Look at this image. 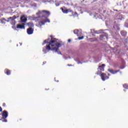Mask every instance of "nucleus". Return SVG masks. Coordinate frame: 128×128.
<instances>
[{"mask_svg": "<svg viewBox=\"0 0 128 128\" xmlns=\"http://www.w3.org/2000/svg\"><path fill=\"white\" fill-rule=\"evenodd\" d=\"M57 82H58V80H57Z\"/></svg>", "mask_w": 128, "mask_h": 128, "instance_id": "79ce46f5", "label": "nucleus"}, {"mask_svg": "<svg viewBox=\"0 0 128 128\" xmlns=\"http://www.w3.org/2000/svg\"><path fill=\"white\" fill-rule=\"evenodd\" d=\"M46 62H43V64H46Z\"/></svg>", "mask_w": 128, "mask_h": 128, "instance_id": "58836bf2", "label": "nucleus"}, {"mask_svg": "<svg viewBox=\"0 0 128 128\" xmlns=\"http://www.w3.org/2000/svg\"><path fill=\"white\" fill-rule=\"evenodd\" d=\"M69 66H72V65H68Z\"/></svg>", "mask_w": 128, "mask_h": 128, "instance_id": "ea45409f", "label": "nucleus"}, {"mask_svg": "<svg viewBox=\"0 0 128 128\" xmlns=\"http://www.w3.org/2000/svg\"><path fill=\"white\" fill-rule=\"evenodd\" d=\"M108 72H110V74H114L118 72H120V70L115 71L113 70H110V69H108Z\"/></svg>", "mask_w": 128, "mask_h": 128, "instance_id": "9d476101", "label": "nucleus"}, {"mask_svg": "<svg viewBox=\"0 0 128 128\" xmlns=\"http://www.w3.org/2000/svg\"><path fill=\"white\" fill-rule=\"evenodd\" d=\"M121 34L122 36H126V32L124 30L121 31Z\"/></svg>", "mask_w": 128, "mask_h": 128, "instance_id": "6ab92c4d", "label": "nucleus"}, {"mask_svg": "<svg viewBox=\"0 0 128 128\" xmlns=\"http://www.w3.org/2000/svg\"><path fill=\"white\" fill-rule=\"evenodd\" d=\"M78 40H84V36H82L81 37H78Z\"/></svg>", "mask_w": 128, "mask_h": 128, "instance_id": "b1692460", "label": "nucleus"}, {"mask_svg": "<svg viewBox=\"0 0 128 128\" xmlns=\"http://www.w3.org/2000/svg\"><path fill=\"white\" fill-rule=\"evenodd\" d=\"M16 18V16H13L12 17H10L8 18V20H12V22L14 21V20Z\"/></svg>", "mask_w": 128, "mask_h": 128, "instance_id": "dca6fc26", "label": "nucleus"}, {"mask_svg": "<svg viewBox=\"0 0 128 128\" xmlns=\"http://www.w3.org/2000/svg\"><path fill=\"white\" fill-rule=\"evenodd\" d=\"M4 20H5V22H10V20H6V19H4Z\"/></svg>", "mask_w": 128, "mask_h": 128, "instance_id": "bb28decb", "label": "nucleus"}, {"mask_svg": "<svg viewBox=\"0 0 128 128\" xmlns=\"http://www.w3.org/2000/svg\"><path fill=\"white\" fill-rule=\"evenodd\" d=\"M20 20L22 22H26L28 20V19L26 18L24 16H22L20 18Z\"/></svg>", "mask_w": 128, "mask_h": 128, "instance_id": "f8f14e48", "label": "nucleus"}, {"mask_svg": "<svg viewBox=\"0 0 128 128\" xmlns=\"http://www.w3.org/2000/svg\"><path fill=\"white\" fill-rule=\"evenodd\" d=\"M126 26H127V28H128V20H126Z\"/></svg>", "mask_w": 128, "mask_h": 128, "instance_id": "393cba45", "label": "nucleus"}, {"mask_svg": "<svg viewBox=\"0 0 128 128\" xmlns=\"http://www.w3.org/2000/svg\"><path fill=\"white\" fill-rule=\"evenodd\" d=\"M102 72L100 70H98V72H97V74H100Z\"/></svg>", "mask_w": 128, "mask_h": 128, "instance_id": "a878e982", "label": "nucleus"}, {"mask_svg": "<svg viewBox=\"0 0 128 128\" xmlns=\"http://www.w3.org/2000/svg\"><path fill=\"white\" fill-rule=\"evenodd\" d=\"M62 12H64V14H68V10L62 8Z\"/></svg>", "mask_w": 128, "mask_h": 128, "instance_id": "aec40b11", "label": "nucleus"}, {"mask_svg": "<svg viewBox=\"0 0 128 128\" xmlns=\"http://www.w3.org/2000/svg\"><path fill=\"white\" fill-rule=\"evenodd\" d=\"M51 38H48L45 40L42 43V46H44L45 44L49 43L48 45L43 48L42 52L44 54H46L50 50H52L54 52H58V48L62 46L60 43L58 42L56 39L52 38V36H50Z\"/></svg>", "mask_w": 128, "mask_h": 128, "instance_id": "f257e3e1", "label": "nucleus"}, {"mask_svg": "<svg viewBox=\"0 0 128 128\" xmlns=\"http://www.w3.org/2000/svg\"><path fill=\"white\" fill-rule=\"evenodd\" d=\"M68 42H70V39L68 40Z\"/></svg>", "mask_w": 128, "mask_h": 128, "instance_id": "f704fd0d", "label": "nucleus"}, {"mask_svg": "<svg viewBox=\"0 0 128 128\" xmlns=\"http://www.w3.org/2000/svg\"><path fill=\"white\" fill-rule=\"evenodd\" d=\"M27 24H28V26H29L30 28H34V23H32V22L28 23Z\"/></svg>", "mask_w": 128, "mask_h": 128, "instance_id": "2eb2a0df", "label": "nucleus"}, {"mask_svg": "<svg viewBox=\"0 0 128 128\" xmlns=\"http://www.w3.org/2000/svg\"><path fill=\"white\" fill-rule=\"evenodd\" d=\"M24 23L22 24H18L17 28H20L21 30L24 29Z\"/></svg>", "mask_w": 128, "mask_h": 128, "instance_id": "9b49d317", "label": "nucleus"}, {"mask_svg": "<svg viewBox=\"0 0 128 128\" xmlns=\"http://www.w3.org/2000/svg\"><path fill=\"white\" fill-rule=\"evenodd\" d=\"M27 34H34V29H32V28H28Z\"/></svg>", "mask_w": 128, "mask_h": 128, "instance_id": "6e6552de", "label": "nucleus"}, {"mask_svg": "<svg viewBox=\"0 0 128 128\" xmlns=\"http://www.w3.org/2000/svg\"><path fill=\"white\" fill-rule=\"evenodd\" d=\"M22 43H20V46H22Z\"/></svg>", "mask_w": 128, "mask_h": 128, "instance_id": "4c0bfd02", "label": "nucleus"}, {"mask_svg": "<svg viewBox=\"0 0 128 128\" xmlns=\"http://www.w3.org/2000/svg\"><path fill=\"white\" fill-rule=\"evenodd\" d=\"M77 64H82V62H80V61H78V62H77Z\"/></svg>", "mask_w": 128, "mask_h": 128, "instance_id": "cd10ccee", "label": "nucleus"}, {"mask_svg": "<svg viewBox=\"0 0 128 128\" xmlns=\"http://www.w3.org/2000/svg\"><path fill=\"white\" fill-rule=\"evenodd\" d=\"M4 122H8V120H4Z\"/></svg>", "mask_w": 128, "mask_h": 128, "instance_id": "72a5a7b5", "label": "nucleus"}, {"mask_svg": "<svg viewBox=\"0 0 128 128\" xmlns=\"http://www.w3.org/2000/svg\"><path fill=\"white\" fill-rule=\"evenodd\" d=\"M47 14L48 16H50V12L49 11L44 10L42 11H39L37 13H36V16H40V14Z\"/></svg>", "mask_w": 128, "mask_h": 128, "instance_id": "7ed1b4c3", "label": "nucleus"}, {"mask_svg": "<svg viewBox=\"0 0 128 128\" xmlns=\"http://www.w3.org/2000/svg\"><path fill=\"white\" fill-rule=\"evenodd\" d=\"M91 32L92 34H100V32H102V30H100L98 31H96L94 30H91Z\"/></svg>", "mask_w": 128, "mask_h": 128, "instance_id": "4468645a", "label": "nucleus"}, {"mask_svg": "<svg viewBox=\"0 0 128 128\" xmlns=\"http://www.w3.org/2000/svg\"><path fill=\"white\" fill-rule=\"evenodd\" d=\"M124 20V16H122V15L119 14L117 16L116 18L115 19V20Z\"/></svg>", "mask_w": 128, "mask_h": 128, "instance_id": "0eeeda50", "label": "nucleus"}, {"mask_svg": "<svg viewBox=\"0 0 128 128\" xmlns=\"http://www.w3.org/2000/svg\"><path fill=\"white\" fill-rule=\"evenodd\" d=\"M58 54H62V52H58Z\"/></svg>", "mask_w": 128, "mask_h": 128, "instance_id": "e433bc0d", "label": "nucleus"}, {"mask_svg": "<svg viewBox=\"0 0 128 128\" xmlns=\"http://www.w3.org/2000/svg\"><path fill=\"white\" fill-rule=\"evenodd\" d=\"M64 60H68V58H66V56H64Z\"/></svg>", "mask_w": 128, "mask_h": 128, "instance_id": "2f4dec72", "label": "nucleus"}, {"mask_svg": "<svg viewBox=\"0 0 128 128\" xmlns=\"http://www.w3.org/2000/svg\"><path fill=\"white\" fill-rule=\"evenodd\" d=\"M46 22H50V20L48 19V18L44 16H42L41 17L40 21L39 22L40 28H41L42 26L44 25Z\"/></svg>", "mask_w": 128, "mask_h": 128, "instance_id": "f03ea898", "label": "nucleus"}, {"mask_svg": "<svg viewBox=\"0 0 128 128\" xmlns=\"http://www.w3.org/2000/svg\"><path fill=\"white\" fill-rule=\"evenodd\" d=\"M78 30H74V34H77V35H78Z\"/></svg>", "mask_w": 128, "mask_h": 128, "instance_id": "4be33fe9", "label": "nucleus"}, {"mask_svg": "<svg viewBox=\"0 0 128 128\" xmlns=\"http://www.w3.org/2000/svg\"><path fill=\"white\" fill-rule=\"evenodd\" d=\"M120 74H122V72H120Z\"/></svg>", "mask_w": 128, "mask_h": 128, "instance_id": "37998d69", "label": "nucleus"}, {"mask_svg": "<svg viewBox=\"0 0 128 128\" xmlns=\"http://www.w3.org/2000/svg\"><path fill=\"white\" fill-rule=\"evenodd\" d=\"M18 46V44H17V46Z\"/></svg>", "mask_w": 128, "mask_h": 128, "instance_id": "c03bdc74", "label": "nucleus"}, {"mask_svg": "<svg viewBox=\"0 0 128 128\" xmlns=\"http://www.w3.org/2000/svg\"><path fill=\"white\" fill-rule=\"evenodd\" d=\"M124 88H126V90H128V84H125L123 86Z\"/></svg>", "mask_w": 128, "mask_h": 128, "instance_id": "5701e85b", "label": "nucleus"}, {"mask_svg": "<svg viewBox=\"0 0 128 128\" xmlns=\"http://www.w3.org/2000/svg\"><path fill=\"white\" fill-rule=\"evenodd\" d=\"M98 40V38H96L95 39H94V40H93L94 42H96Z\"/></svg>", "mask_w": 128, "mask_h": 128, "instance_id": "c85d7f7f", "label": "nucleus"}, {"mask_svg": "<svg viewBox=\"0 0 128 128\" xmlns=\"http://www.w3.org/2000/svg\"><path fill=\"white\" fill-rule=\"evenodd\" d=\"M108 76H110V74H108Z\"/></svg>", "mask_w": 128, "mask_h": 128, "instance_id": "a19ab883", "label": "nucleus"}, {"mask_svg": "<svg viewBox=\"0 0 128 128\" xmlns=\"http://www.w3.org/2000/svg\"><path fill=\"white\" fill-rule=\"evenodd\" d=\"M4 72L7 74V76H10V71L8 69H6L4 70Z\"/></svg>", "mask_w": 128, "mask_h": 128, "instance_id": "f3484780", "label": "nucleus"}, {"mask_svg": "<svg viewBox=\"0 0 128 128\" xmlns=\"http://www.w3.org/2000/svg\"><path fill=\"white\" fill-rule=\"evenodd\" d=\"M105 66H106V64H102V66H98V70H99L101 72H104V70Z\"/></svg>", "mask_w": 128, "mask_h": 128, "instance_id": "1a4fd4ad", "label": "nucleus"}, {"mask_svg": "<svg viewBox=\"0 0 128 128\" xmlns=\"http://www.w3.org/2000/svg\"><path fill=\"white\" fill-rule=\"evenodd\" d=\"M116 22H118L114 21V28L115 30H120V28H118V24Z\"/></svg>", "mask_w": 128, "mask_h": 128, "instance_id": "ddd939ff", "label": "nucleus"}, {"mask_svg": "<svg viewBox=\"0 0 128 128\" xmlns=\"http://www.w3.org/2000/svg\"><path fill=\"white\" fill-rule=\"evenodd\" d=\"M68 12H72L70 10H68Z\"/></svg>", "mask_w": 128, "mask_h": 128, "instance_id": "7c9ffc66", "label": "nucleus"}, {"mask_svg": "<svg viewBox=\"0 0 128 128\" xmlns=\"http://www.w3.org/2000/svg\"><path fill=\"white\" fill-rule=\"evenodd\" d=\"M78 16V13H76V12H75V16Z\"/></svg>", "mask_w": 128, "mask_h": 128, "instance_id": "c9c22d12", "label": "nucleus"}, {"mask_svg": "<svg viewBox=\"0 0 128 128\" xmlns=\"http://www.w3.org/2000/svg\"><path fill=\"white\" fill-rule=\"evenodd\" d=\"M40 17H36L34 16V15H33L32 16H29V18L30 20H36L37 18H38Z\"/></svg>", "mask_w": 128, "mask_h": 128, "instance_id": "a211bd4d", "label": "nucleus"}, {"mask_svg": "<svg viewBox=\"0 0 128 128\" xmlns=\"http://www.w3.org/2000/svg\"><path fill=\"white\" fill-rule=\"evenodd\" d=\"M0 112H2V108L0 106Z\"/></svg>", "mask_w": 128, "mask_h": 128, "instance_id": "c756f323", "label": "nucleus"}, {"mask_svg": "<svg viewBox=\"0 0 128 128\" xmlns=\"http://www.w3.org/2000/svg\"><path fill=\"white\" fill-rule=\"evenodd\" d=\"M120 68L121 70H124V67H121Z\"/></svg>", "mask_w": 128, "mask_h": 128, "instance_id": "473e14b6", "label": "nucleus"}, {"mask_svg": "<svg viewBox=\"0 0 128 128\" xmlns=\"http://www.w3.org/2000/svg\"><path fill=\"white\" fill-rule=\"evenodd\" d=\"M82 34V30H78V34H77L78 36H80Z\"/></svg>", "mask_w": 128, "mask_h": 128, "instance_id": "412c9836", "label": "nucleus"}, {"mask_svg": "<svg viewBox=\"0 0 128 128\" xmlns=\"http://www.w3.org/2000/svg\"><path fill=\"white\" fill-rule=\"evenodd\" d=\"M8 116V111L6 110H4L3 111L2 114V116L3 118H6Z\"/></svg>", "mask_w": 128, "mask_h": 128, "instance_id": "423d86ee", "label": "nucleus"}, {"mask_svg": "<svg viewBox=\"0 0 128 128\" xmlns=\"http://www.w3.org/2000/svg\"><path fill=\"white\" fill-rule=\"evenodd\" d=\"M101 78L103 82H104L106 80H108L109 78L106 76V74L102 73L100 75Z\"/></svg>", "mask_w": 128, "mask_h": 128, "instance_id": "39448f33", "label": "nucleus"}, {"mask_svg": "<svg viewBox=\"0 0 128 128\" xmlns=\"http://www.w3.org/2000/svg\"><path fill=\"white\" fill-rule=\"evenodd\" d=\"M100 40H103V42H106L108 40V34H106L104 35L100 36Z\"/></svg>", "mask_w": 128, "mask_h": 128, "instance_id": "20e7f679", "label": "nucleus"}]
</instances>
